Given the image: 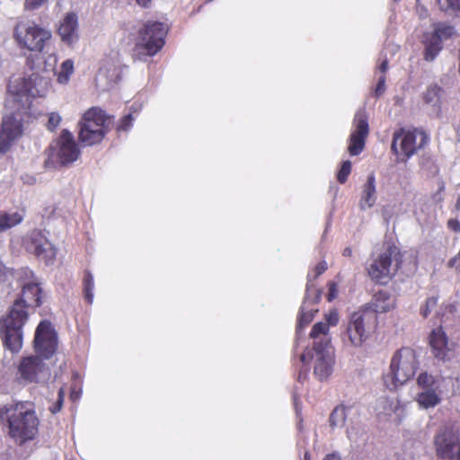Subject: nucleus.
Instances as JSON below:
<instances>
[{
	"label": "nucleus",
	"instance_id": "1",
	"mask_svg": "<svg viewBox=\"0 0 460 460\" xmlns=\"http://www.w3.org/2000/svg\"><path fill=\"white\" fill-rule=\"evenodd\" d=\"M42 288L39 282H24L21 296L13 302L8 314L0 319V334L4 346L13 353L22 347V327L29 318L28 308L42 305Z\"/></svg>",
	"mask_w": 460,
	"mask_h": 460
},
{
	"label": "nucleus",
	"instance_id": "2",
	"mask_svg": "<svg viewBox=\"0 0 460 460\" xmlns=\"http://www.w3.org/2000/svg\"><path fill=\"white\" fill-rule=\"evenodd\" d=\"M8 435L19 445L33 440L38 432L40 420L34 407L28 402H18L5 407Z\"/></svg>",
	"mask_w": 460,
	"mask_h": 460
},
{
	"label": "nucleus",
	"instance_id": "3",
	"mask_svg": "<svg viewBox=\"0 0 460 460\" xmlns=\"http://www.w3.org/2000/svg\"><path fill=\"white\" fill-rule=\"evenodd\" d=\"M43 83L39 75L29 77L11 78L8 84V95L5 107L9 115H29L31 99L42 97L43 92L38 88Z\"/></svg>",
	"mask_w": 460,
	"mask_h": 460
},
{
	"label": "nucleus",
	"instance_id": "4",
	"mask_svg": "<svg viewBox=\"0 0 460 460\" xmlns=\"http://www.w3.org/2000/svg\"><path fill=\"white\" fill-rule=\"evenodd\" d=\"M169 28L166 23L157 21H147L138 30L132 49V58L141 60L146 57H154L164 48Z\"/></svg>",
	"mask_w": 460,
	"mask_h": 460
},
{
	"label": "nucleus",
	"instance_id": "5",
	"mask_svg": "<svg viewBox=\"0 0 460 460\" xmlns=\"http://www.w3.org/2000/svg\"><path fill=\"white\" fill-rule=\"evenodd\" d=\"M403 261V253L394 243L385 242L382 251L367 267L369 278L377 284H387L397 273Z\"/></svg>",
	"mask_w": 460,
	"mask_h": 460
},
{
	"label": "nucleus",
	"instance_id": "6",
	"mask_svg": "<svg viewBox=\"0 0 460 460\" xmlns=\"http://www.w3.org/2000/svg\"><path fill=\"white\" fill-rule=\"evenodd\" d=\"M420 367L419 356L415 349L402 347L397 349L390 361L389 374L385 377L388 388H395L411 380Z\"/></svg>",
	"mask_w": 460,
	"mask_h": 460
},
{
	"label": "nucleus",
	"instance_id": "7",
	"mask_svg": "<svg viewBox=\"0 0 460 460\" xmlns=\"http://www.w3.org/2000/svg\"><path fill=\"white\" fill-rule=\"evenodd\" d=\"M378 316L374 312L363 308L354 312L348 323L342 341L346 346L358 348L376 332Z\"/></svg>",
	"mask_w": 460,
	"mask_h": 460
},
{
	"label": "nucleus",
	"instance_id": "8",
	"mask_svg": "<svg viewBox=\"0 0 460 460\" xmlns=\"http://www.w3.org/2000/svg\"><path fill=\"white\" fill-rule=\"evenodd\" d=\"M13 38L20 49L42 52L51 39V31L33 22H19L14 26Z\"/></svg>",
	"mask_w": 460,
	"mask_h": 460
},
{
	"label": "nucleus",
	"instance_id": "9",
	"mask_svg": "<svg viewBox=\"0 0 460 460\" xmlns=\"http://www.w3.org/2000/svg\"><path fill=\"white\" fill-rule=\"evenodd\" d=\"M429 140V136L421 128L405 129L400 128L393 134L391 150L394 155L409 159L420 149L424 148Z\"/></svg>",
	"mask_w": 460,
	"mask_h": 460
},
{
	"label": "nucleus",
	"instance_id": "10",
	"mask_svg": "<svg viewBox=\"0 0 460 460\" xmlns=\"http://www.w3.org/2000/svg\"><path fill=\"white\" fill-rule=\"evenodd\" d=\"M112 117H82L78 123V141L83 146L100 144L110 130Z\"/></svg>",
	"mask_w": 460,
	"mask_h": 460
},
{
	"label": "nucleus",
	"instance_id": "11",
	"mask_svg": "<svg viewBox=\"0 0 460 460\" xmlns=\"http://www.w3.org/2000/svg\"><path fill=\"white\" fill-rule=\"evenodd\" d=\"M434 447L439 458L460 460V434L453 426H444L438 430Z\"/></svg>",
	"mask_w": 460,
	"mask_h": 460
},
{
	"label": "nucleus",
	"instance_id": "12",
	"mask_svg": "<svg viewBox=\"0 0 460 460\" xmlns=\"http://www.w3.org/2000/svg\"><path fill=\"white\" fill-rule=\"evenodd\" d=\"M52 157L62 166H68L81 156V149L74 135L67 129H63L51 147Z\"/></svg>",
	"mask_w": 460,
	"mask_h": 460
},
{
	"label": "nucleus",
	"instance_id": "13",
	"mask_svg": "<svg viewBox=\"0 0 460 460\" xmlns=\"http://www.w3.org/2000/svg\"><path fill=\"white\" fill-rule=\"evenodd\" d=\"M49 369L39 356L23 357L18 365L16 378L20 384L39 383Z\"/></svg>",
	"mask_w": 460,
	"mask_h": 460
},
{
	"label": "nucleus",
	"instance_id": "14",
	"mask_svg": "<svg viewBox=\"0 0 460 460\" xmlns=\"http://www.w3.org/2000/svg\"><path fill=\"white\" fill-rule=\"evenodd\" d=\"M58 338L49 321H41L37 326L34 337V349L39 357L49 358L56 352Z\"/></svg>",
	"mask_w": 460,
	"mask_h": 460
},
{
	"label": "nucleus",
	"instance_id": "15",
	"mask_svg": "<svg viewBox=\"0 0 460 460\" xmlns=\"http://www.w3.org/2000/svg\"><path fill=\"white\" fill-rule=\"evenodd\" d=\"M24 246L27 252L46 263L52 261L56 257L53 244L40 230L34 229L28 234L24 240Z\"/></svg>",
	"mask_w": 460,
	"mask_h": 460
},
{
	"label": "nucleus",
	"instance_id": "16",
	"mask_svg": "<svg viewBox=\"0 0 460 460\" xmlns=\"http://www.w3.org/2000/svg\"><path fill=\"white\" fill-rule=\"evenodd\" d=\"M22 123L16 117H4L0 131V154H5L22 135Z\"/></svg>",
	"mask_w": 460,
	"mask_h": 460
},
{
	"label": "nucleus",
	"instance_id": "17",
	"mask_svg": "<svg viewBox=\"0 0 460 460\" xmlns=\"http://www.w3.org/2000/svg\"><path fill=\"white\" fill-rule=\"evenodd\" d=\"M329 341L324 339L320 341H315L314 344V350L316 353L314 375L319 380L326 379L332 370V358L326 350Z\"/></svg>",
	"mask_w": 460,
	"mask_h": 460
},
{
	"label": "nucleus",
	"instance_id": "18",
	"mask_svg": "<svg viewBox=\"0 0 460 460\" xmlns=\"http://www.w3.org/2000/svg\"><path fill=\"white\" fill-rule=\"evenodd\" d=\"M369 133L368 121L366 117H360L355 120V130L349 137L348 151L350 155H359L366 145V139Z\"/></svg>",
	"mask_w": 460,
	"mask_h": 460
},
{
	"label": "nucleus",
	"instance_id": "19",
	"mask_svg": "<svg viewBox=\"0 0 460 460\" xmlns=\"http://www.w3.org/2000/svg\"><path fill=\"white\" fill-rule=\"evenodd\" d=\"M394 307V303L391 295L387 291L380 290L374 294L371 301L361 308L365 311L374 312L377 316L378 314L386 313Z\"/></svg>",
	"mask_w": 460,
	"mask_h": 460
},
{
	"label": "nucleus",
	"instance_id": "20",
	"mask_svg": "<svg viewBox=\"0 0 460 460\" xmlns=\"http://www.w3.org/2000/svg\"><path fill=\"white\" fill-rule=\"evenodd\" d=\"M447 337L441 327L435 329L429 335V345L434 357L439 359H445L448 348Z\"/></svg>",
	"mask_w": 460,
	"mask_h": 460
},
{
	"label": "nucleus",
	"instance_id": "21",
	"mask_svg": "<svg viewBox=\"0 0 460 460\" xmlns=\"http://www.w3.org/2000/svg\"><path fill=\"white\" fill-rule=\"evenodd\" d=\"M77 16L74 13H67L60 22L58 30L61 40L67 44H71L77 38Z\"/></svg>",
	"mask_w": 460,
	"mask_h": 460
},
{
	"label": "nucleus",
	"instance_id": "22",
	"mask_svg": "<svg viewBox=\"0 0 460 460\" xmlns=\"http://www.w3.org/2000/svg\"><path fill=\"white\" fill-rule=\"evenodd\" d=\"M376 200V177L374 173L367 176L363 185L359 207L362 210L372 208Z\"/></svg>",
	"mask_w": 460,
	"mask_h": 460
},
{
	"label": "nucleus",
	"instance_id": "23",
	"mask_svg": "<svg viewBox=\"0 0 460 460\" xmlns=\"http://www.w3.org/2000/svg\"><path fill=\"white\" fill-rule=\"evenodd\" d=\"M441 393L440 389L423 390L417 394L416 402L423 409L434 408L441 402Z\"/></svg>",
	"mask_w": 460,
	"mask_h": 460
},
{
	"label": "nucleus",
	"instance_id": "24",
	"mask_svg": "<svg viewBox=\"0 0 460 460\" xmlns=\"http://www.w3.org/2000/svg\"><path fill=\"white\" fill-rule=\"evenodd\" d=\"M423 44V58L428 62L433 61L443 49V44L430 34L426 36Z\"/></svg>",
	"mask_w": 460,
	"mask_h": 460
},
{
	"label": "nucleus",
	"instance_id": "25",
	"mask_svg": "<svg viewBox=\"0 0 460 460\" xmlns=\"http://www.w3.org/2000/svg\"><path fill=\"white\" fill-rule=\"evenodd\" d=\"M432 28L433 31L430 33V35L436 38L442 44L444 40H449L456 34L455 26L447 22H435L433 23Z\"/></svg>",
	"mask_w": 460,
	"mask_h": 460
},
{
	"label": "nucleus",
	"instance_id": "26",
	"mask_svg": "<svg viewBox=\"0 0 460 460\" xmlns=\"http://www.w3.org/2000/svg\"><path fill=\"white\" fill-rule=\"evenodd\" d=\"M82 284L84 298L88 305H92L93 302L94 280L93 276L89 270H85L84 271Z\"/></svg>",
	"mask_w": 460,
	"mask_h": 460
},
{
	"label": "nucleus",
	"instance_id": "27",
	"mask_svg": "<svg viewBox=\"0 0 460 460\" xmlns=\"http://www.w3.org/2000/svg\"><path fill=\"white\" fill-rule=\"evenodd\" d=\"M22 221V217L17 212L13 214L0 212V233L17 226Z\"/></svg>",
	"mask_w": 460,
	"mask_h": 460
},
{
	"label": "nucleus",
	"instance_id": "28",
	"mask_svg": "<svg viewBox=\"0 0 460 460\" xmlns=\"http://www.w3.org/2000/svg\"><path fill=\"white\" fill-rule=\"evenodd\" d=\"M417 385L422 390L440 389L436 377L428 372H421L418 376Z\"/></svg>",
	"mask_w": 460,
	"mask_h": 460
},
{
	"label": "nucleus",
	"instance_id": "29",
	"mask_svg": "<svg viewBox=\"0 0 460 460\" xmlns=\"http://www.w3.org/2000/svg\"><path fill=\"white\" fill-rule=\"evenodd\" d=\"M74 73V62L71 59L65 60L59 70L57 72L58 82L60 84H66L69 81L70 75Z\"/></svg>",
	"mask_w": 460,
	"mask_h": 460
},
{
	"label": "nucleus",
	"instance_id": "30",
	"mask_svg": "<svg viewBox=\"0 0 460 460\" xmlns=\"http://www.w3.org/2000/svg\"><path fill=\"white\" fill-rule=\"evenodd\" d=\"M346 420V408L343 405H339L332 411L329 422L332 428L343 425Z\"/></svg>",
	"mask_w": 460,
	"mask_h": 460
},
{
	"label": "nucleus",
	"instance_id": "31",
	"mask_svg": "<svg viewBox=\"0 0 460 460\" xmlns=\"http://www.w3.org/2000/svg\"><path fill=\"white\" fill-rule=\"evenodd\" d=\"M351 168L352 165L350 161L346 160L342 162L341 166L337 173V181L341 184H344L348 181V178L351 172Z\"/></svg>",
	"mask_w": 460,
	"mask_h": 460
},
{
	"label": "nucleus",
	"instance_id": "32",
	"mask_svg": "<svg viewBox=\"0 0 460 460\" xmlns=\"http://www.w3.org/2000/svg\"><path fill=\"white\" fill-rule=\"evenodd\" d=\"M441 89L437 85L429 86L423 94L426 103L437 102L439 100V93Z\"/></svg>",
	"mask_w": 460,
	"mask_h": 460
},
{
	"label": "nucleus",
	"instance_id": "33",
	"mask_svg": "<svg viewBox=\"0 0 460 460\" xmlns=\"http://www.w3.org/2000/svg\"><path fill=\"white\" fill-rule=\"evenodd\" d=\"M438 305V296H431L427 298L425 304L420 307V314L427 318L429 314L434 310Z\"/></svg>",
	"mask_w": 460,
	"mask_h": 460
},
{
	"label": "nucleus",
	"instance_id": "34",
	"mask_svg": "<svg viewBox=\"0 0 460 460\" xmlns=\"http://www.w3.org/2000/svg\"><path fill=\"white\" fill-rule=\"evenodd\" d=\"M443 11H460V0H438Z\"/></svg>",
	"mask_w": 460,
	"mask_h": 460
},
{
	"label": "nucleus",
	"instance_id": "35",
	"mask_svg": "<svg viewBox=\"0 0 460 460\" xmlns=\"http://www.w3.org/2000/svg\"><path fill=\"white\" fill-rule=\"evenodd\" d=\"M329 332V324L324 323H316L313 325L310 337L316 339L320 334L326 335Z\"/></svg>",
	"mask_w": 460,
	"mask_h": 460
},
{
	"label": "nucleus",
	"instance_id": "36",
	"mask_svg": "<svg viewBox=\"0 0 460 460\" xmlns=\"http://www.w3.org/2000/svg\"><path fill=\"white\" fill-rule=\"evenodd\" d=\"M49 0H24V9L34 11L41 8L48 4Z\"/></svg>",
	"mask_w": 460,
	"mask_h": 460
},
{
	"label": "nucleus",
	"instance_id": "37",
	"mask_svg": "<svg viewBox=\"0 0 460 460\" xmlns=\"http://www.w3.org/2000/svg\"><path fill=\"white\" fill-rule=\"evenodd\" d=\"M385 81H386V77L385 75H382L379 78H378V81H377V84L374 89V92H373V95L376 98L380 97L381 95H383L386 90V86H385Z\"/></svg>",
	"mask_w": 460,
	"mask_h": 460
},
{
	"label": "nucleus",
	"instance_id": "38",
	"mask_svg": "<svg viewBox=\"0 0 460 460\" xmlns=\"http://www.w3.org/2000/svg\"><path fill=\"white\" fill-rule=\"evenodd\" d=\"M64 397H65V393H64V390L61 388L58 391V400H57L56 403L52 407H50V411L52 413H58V411H61L63 402H64Z\"/></svg>",
	"mask_w": 460,
	"mask_h": 460
},
{
	"label": "nucleus",
	"instance_id": "39",
	"mask_svg": "<svg viewBox=\"0 0 460 460\" xmlns=\"http://www.w3.org/2000/svg\"><path fill=\"white\" fill-rule=\"evenodd\" d=\"M447 267L455 269L456 272L460 275V249L456 255L447 261Z\"/></svg>",
	"mask_w": 460,
	"mask_h": 460
},
{
	"label": "nucleus",
	"instance_id": "40",
	"mask_svg": "<svg viewBox=\"0 0 460 460\" xmlns=\"http://www.w3.org/2000/svg\"><path fill=\"white\" fill-rule=\"evenodd\" d=\"M338 294V287L337 284L333 281L329 282L328 284V294H327V300L329 302L332 301L336 298Z\"/></svg>",
	"mask_w": 460,
	"mask_h": 460
},
{
	"label": "nucleus",
	"instance_id": "41",
	"mask_svg": "<svg viewBox=\"0 0 460 460\" xmlns=\"http://www.w3.org/2000/svg\"><path fill=\"white\" fill-rule=\"evenodd\" d=\"M61 117H49L47 128L50 131H54L60 124Z\"/></svg>",
	"mask_w": 460,
	"mask_h": 460
},
{
	"label": "nucleus",
	"instance_id": "42",
	"mask_svg": "<svg viewBox=\"0 0 460 460\" xmlns=\"http://www.w3.org/2000/svg\"><path fill=\"white\" fill-rule=\"evenodd\" d=\"M132 119H133V117H129V116L123 117L121 119V123L117 128V130L118 131L127 130L128 128H130L132 125Z\"/></svg>",
	"mask_w": 460,
	"mask_h": 460
},
{
	"label": "nucleus",
	"instance_id": "43",
	"mask_svg": "<svg viewBox=\"0 0 460 460\" xmlns=\"http://www.w3.org/2000/svg\"><path fill=\"white\" fill-rule=\"evenodd\" d=\"M327 270V264L324 261H320L316 266L314 267V278L319 277L322 275L325 270Z\"/></svg>",
	"mask_w": 460,
	"mask_h": 460
},
{
	"label": "nucleus",
	"instance_id": "44",
	"mask_svg": "<svg viewBox=\"0 0 460 460\" xmlns=\"http://www.w3.org/2000/svg\"><path fill=\"white\" fill-rule=\"evenodd\" d=\"M447 227L455 233H459L460 222L457 219L451 218L447 221Z\"/></svg>",
	"mask_w": 460,
	"mask_h": 460
},
{
	"label": "nucleus",
	"instance_id": "45",
	"mask_svg": "<svg viewBox=\"0 0 460 460\" xmlns=\"http://www.w3.org/2000/svg\"><path fill=\"white\" fill-rule=\"evenodd\" d=\"M84 115H106V112L100 107H91L84 113Z\"/></svg>",
	"mask_w": 460,
	"mask_h": 460
},
{
	"label": "nucleus",
	"instance_id": "46",
	"mask_svg": "<svg viewBox=\"0 0 460 460\" xmlns=\"http://www.w3.org/2000/svg\"><path fill=\"white\" fill-rule=\"evenodd\" d=\"M327 322L329 325H336L339 322V316H338V314L337 312H331L328 315H327Z\"/></svg>",
	"mask_w": 460,
	"mask_h": 460
},
{
	"label": "nucleus",
	"instance_id": "47",
	"mask_svg": "<svg viewBox=\"0 0 460 460\" xmlns=\"http://www.w3.org/2000/svg\"><path fill=\"white\" fill-rule=\"evenodd\" d=\"M379 71L384 75H385V74L386 73L387 69H388V61L386 59H385L381 65L379 66L378 67Z\"/></svg>",
	"mask_w": 460,
	"mask_h": 460
},
{
	"label": "nucleus",
	"instance_id": "48",
	"mask_svg": "<svg viewBox=\"0 0 460 460\" xmlns=\"http://www.w3.org/2000/svg\"><path fill=\"white\" fill-rule=\"evenodd\" d=\"M323 460H341V456L337 453H331L325 456Z\"/></svg>",
	"mask_w": 460,
	"mask_h": 460
},
{
	"label": "nucleus",
	"instance_id": "49",
	"mask_svg": "<svg viewBox=\"0 0 460 460\" xmlns=\"http://www.w3.org/2000/svg\"><path fill=\"white\" fill-rule=\"evenodd\" d=\"M137 4L143 8L149 7L152 0H136Z\"/></svg>",
	"mask_w": 460,
	"mask_h": 460
},
{
	"label": "nucleus",
	"instance_id": "50",
	"mask_svg": "<svg viewBox=\"0 0 460 460\" xmlns=\"http://www.w3.org/2000/svg\"><path fill=\"white\" fill-rule=\"evenodd\" d=\"M445 187L444 185L442 184L441 187L439 188L438 191L434 194L433 198L434 199H437V200L438 202L442 201L443 198L441 197V192L444 190Z\"/></svg>",
	"mask_w": 460,
	"mask_h": 460
},
{
	"label": "nucleus",
	"instance_id": "51",
	"mask_svg": "<svg viewBox=\"0 0 460 460\" xmlns=\"http://www.w3.org/2000/svg\"><path fill=\"white\" fill-rule=\"evenodd\" d=\"M342 255L345 257H351L352 256V250L350 247H346L343 252Z\"/></svg>",
	"mask_w": 460,
	"mask_h": 460
},
{
	"label": "nucleus",
	"instance_id": "52",
	"mask_svg": "<svg viewBox=\"0 0 460 460\" xmlns=\"http://www.w3.org/2000/svg\"><path fill=\"white\" fill-rule=\"evenodd\" d=\"M300 323L308 324L311 322L309 317H306L305 314H302L299 319Z\"/></svg>",
	"mask_w": 460,
	"mask_h": 460
},
{
	"label": "nucleus",
	"instance_id": "53",
	"mask_svg": "<svg viewBox=\"0 0 460 460\" xmlns=\"http://www.w3.org/2000/svg\"><path fill=\"white\" fill-rule=\"evenodd\" d=\"M456 208L457 210H460V197L458 198V199H457V201H456Z\"/></svg>",
	"mask_w": 460,
	"mask_h": 460
},
{
	"label": "nucleus",
	"instance_id": "54",
	"mask_svg": "<svg viewBox=\"0 0 460 460\" xmlns=\"http://www.w3.org/2000/svg\"><path fill=\"white\" fill-rule=\"evenodd\" d=\"M25 275H30V276H31L33 278V273L31 270H26L25 271Z\"/></svg>",
	"mask_w": 460,
	"mask_h": 460
},
{
	"label": "nucleus",
	"instance_id": "55",
	"mask_svg": "<svg viewBox=\"0 0 460 460\" xmlns=\"http://www.w3.org/2000/svg\"><path fill=\"white\" fill-rule=\"evenodd\" d=\"M300 359H301L302 362H305V356L304 354L301 355Z\"/></svg>",
	"mask_w": 460,
	"mask_h": 460
}]
</instances>
